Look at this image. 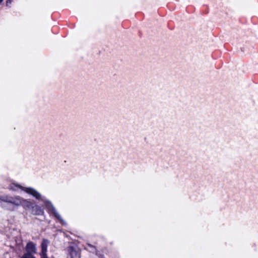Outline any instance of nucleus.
Here are the masks:
<instances>
[{"instance_id": "obj_1", "label": "nucleus", "mask_w": 258, "mask_h": 258, "mask_svg": "<svg viewBox=\"0 0 258 258\" xmlns=\"http://www.w3.org/2000/svg\"><path fill=\"white\" fill-rule=\"evenodd\" d=\"M9 188L14 191H16L19 189H21L27 194L32 196L36 200L43 202L44 206L45 207L48 212H51L54 216L59 221L61 224L63 225H67V223L61 218L60 215L57 212L51 202L47 200L35 188L31 187H23L20 185L14 183H12L10 185Z\"/></svg>"}, {"instance_id": "obj_2", "label": "nucleus", "mask_w": 258, "mask_h": 258, "mask_svg": "<svg viewBox=\"0 0 258 258\" xmlns=\"http://www.w3.org/2000/svg\"><path fill=\"white\" fill-rule=\"evenodd\" d=\"M0 200L7 204L6 205H2V206L10 211H14L20 206L25 209L31 210L34 204L30 200L24 199L20 196H3L0 197Z\"/></svg>"}, {"instance_id": "obj_3", "label": "nucleus", "mask_w": 258, "mask_h": 258, "mask_svg": "<svg viewBox=\"0 0 258 258\" xmlns=\"http://www.w3.org/2000/svg\"><path fill=\"white\" fill-rule=\"evenodd\" d=\"M49 242L48 240L44 239L41 244V252L40 255L41 258H48L47 255V247Z\"/></svg>"}, {"instance_id": "obj_4", "label": "nucleus", "mask_w": 258, "mask_h": 258, "mask_svg": "<svg viewBox=\"0 0 258 258\" xmlns=\"http://www.w3.org/2000/svg\"><path fill=\"white\" fill-rule=\"evenodd\" d=\"M25 249L27 251L26 253H30V254L32 255L37 253L36 244L33 242L30 241L28 242L26 244Z\"/></svg>"}, {"instance_id": "obj_5", "label": "nucleus", "mask_w": 258, "mask_h": 258, "mask_svg": "<svg viewBox=\"0 0 258 258\" xmlns=\"http://www.w3.org/2000/svg\"><path fill=\"white\" fill-rule=\"evenodd\" d=\"M31 213L36 215H41L44 213L43 210L41 209V208L34 203L33 204L32 207H31Z\"/></svg>"}, {"instance_id": "obj_6", "label": "nucleus", "mask_w": 258, "mask_h": 258, "mask_svg": "<svg viewBox=\"0 0 258 258\" xmlns=\"http://www.w3.org/2000/svg\"><path fill=\"white\" fill-rule=\"evenodd\" d=\"M68 250L69 251L71 258H80V253L77 250L75 249L73 247L70 246L68 248Z\"/></svg>"}, {"instance_id": "obj_7", "label": "nucleus", "mask_w": 258, "mask_h": 258, "mask_svg": "<svg viewBox=\"0 0 258 258\" xmlns=\"http://www.w3.org/2000/svg\"><path fill=\"white\" fill-rule=\"evenodd\" d=\"M21 258H36L34 256L30 253H24Z\"/></svg>"}, {"instance_id": "obj_8", "label": "nucleus", "mask_w": 258, "mask_h": 258, "mask_svg": "<svg viewBox=\"0 0 258 258\" xmlns=\"http://www.w3.org/2000/svg\"><path fill=\"white\" fill-rule=\"evenodd\" d=\"M88 246L91 249L90 250L91 251L93 252V251L95 250V248L91 244H89Z\"/></svg>"}, {"instance_id": "obj_9", "label": "nucleus", "mask_w": 258, "mask_h": 258, "mask_svg": "<svg viewBox=\"0 0 258 258\" xmlns=\"http://www.w3.org/2000/svg\"><path fill=\"white\" fill-rule=\"evenodd\" d=\"M12 0H7L6 1V5L7 6H9L12 3Z\"/></svg>"}, {"instance_id": "obj_10", "label": "nucleus", "mask_w": 258, "mask_h": 258, "mask_svg": "<svg viewBox=\"0 0 258 258\" xmlns=\"http://www.w3.org/2000/svg\"><path fill=\"white\" fill-rule=\"evenodd\" d=\"M95 256H96V257H94V258H104L102 256H101V255H100V256H99V255H98L97 254H96L95 255Z\"/></svg>"}, {"instance_id": "obj_11", "label": "nucleus", "mask_w": 258, "mask_h": 258, "mask_svg": "<svg viewBox=\"0 0 258 258\" xmlns=\"http://www.w3.org/2000/svg\"><path fill=\"white\" fill-rule=\"evenodd\" d=\"M4 0H0V4L3 2Z\"/></svg>"}]
</instances>
